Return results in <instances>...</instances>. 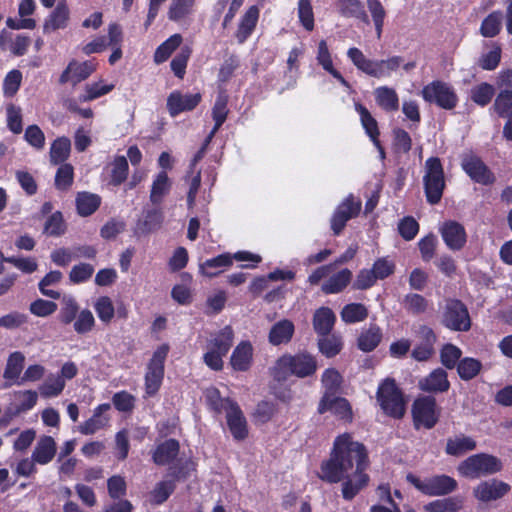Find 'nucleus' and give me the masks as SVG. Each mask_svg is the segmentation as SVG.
<instances>
[{"mask_svg":"<svg viewBox=\"0 0 512 512\" xmlns=\"http://www.w3.org/2000/svg\"><path fill=\"white\" fill-rule=\"evenodd\" d=\"M233 264V257L229 253H223L216 257L205 260L200 265V270L203 275L213 278L219 275L224 268L230 267Z\"/></svg>","mask_w":512,"mask_h":512,"instance_id":"a19ab883","label":"nucleus"},{"mask_svg":"<svg viewBox=\"0 0 512 512\" xmlns=\"http://www.w3.org/2000/svg\"><path fill=\"white\" fill-rule=\"evenodd\" d=\"M423 99L444 110H453L459 101L454 88L441 80H434L422 89Z\"/></svg>","mask_w":512,"mask_h":512,"instance_id":"9d476101","label":"nucleus"},{"mask_svg":"<svg viewBox=\"0 0 512 512\" xmlns=\"http://www.w3.org/2000/svg\"><path fill=\"white\" fill-rule=\"evenodd\" d=\"M423 185L426 201L430 205L438 204L446 187L444 168L439 157H429L426 160Z\"/></svg>","mask_w":512,"mask_h":512,"instance_id":"423d86ee","label":"nucleus"},{"mask_svg":"<svg viewBox=\"0 0 512 512\" xmlns=\"http://www.w3.org/2000/svg\"><path fill=\"white\" fill-rule=\"evenodd\" d=\"M176 484L172 480H164L157 483L151 491V502L154 505H161L174 493Z\"/></svg>","mask_w":512,"mask_h":512,"instance_id":"680f3d73","label":"nucleus"},{"mask_svg":"<svg viewBox=\"0 0 512 512\" xmlns=\"http://www.w3.org/2000/svg\"><path fill=\"white\" fill-rule=\"evenodd\" d=\"M510 489L511 487L508 483L492 479L482 481L474 487L473 495L481 502H490L502 498L510 491Z\"/></svg>","mask_w":512,"mask_h":512,"instance_id":"a211bd4d","label":"nucleus"},{"mask_svg":"<svg viewBox=\"0 0 512 512\" xmlns=\"http://www.w3.org/2000/svg\"><path fill=\"white\" fill-rule=\"evenodd\" d=\"M317 346L322 355L326 358H333L342 351L343 339L340 334L336 333L320 335L317 340Z\"/></svg>","mask_w":512,"mask_h":512,"instance_id":"79ce46f5","label":"nucleus"},{"mask_svg":"<svg viewBox=\"0 0 512 512\" xmlns=\"http://www.w3.org/2000/svg\"><path fill=\"white\" fill-rule=\"evenodd\" d=\"M71 142L67 137H59L53 141L50 148V159L54 164H61L70 155Z\"/></svg>","mask_w":512,"mask_h":512,"instance_id":"4d7b16f0","label":"nucleus"},{"mask_svg":"<svg viewBox=\"0 0 512 512\" xmlns=\"http://www.w3.org/2000/svg\"><path fill=\"white\" fill-rule=\"evenodd\" d=\"M377 105L385 112H396L399 109V97L395 89L380 86L374 92Z\"/></svg>","mask_w":512,"mask_h":512,"instance_id":"e433bc0d","label":"nucleus"},{"mask_svg":"<svg viewBox=\"0 0 512 512\" xmlns=\"http://www.w3.org/2000/svg\"><path fill=\"white\" fill-rule=\"evenodd\" d=\"M362 203L353 194H349L335 209L331 220V230L338 236L344 230L347 222L359 215Z\"/></svg>","mask_w":512,"mask_h":512,"instance_id":"ddd939ff","label":"nucleus"},{"mask_svg":"<svg viewBox=\"0 0 512 512\" xmlns=\"http://www.w3.org/2000/svg\"><path fill=\"white\" fill-rule=\"evenodd\" d=\"M180 452V443L177 439L169 438L158 444L152 451V460L157 466L172 464Z\"/></svg>","mask_w":512,"mask_h":512,"instance_id":"5701e85b","label":"nucleus"},{"mask_svg":"<svg viewBox=\"0 0 512 512\" xmlns=\"http://www.w3.org/2000/svg\"><path fill=\"white\" fill-rule=\"evenodd\" d=\"M495 96V88L488 82H481L470 90V99L480 107H486Z\"/></svg>","mask_w":512,"mask_h":512,"instance_id":"3c124183","label":"nucleus"},{"mask_svg":"<svg viewBox=\"0 0 512 512\" xmlns=\"http://www.w3.org/2000/svg\"><path fill=\"white\" fill-rule=\"evenodd\" d=\"M439 232L445 245L451 251H460L467 243L465 227L455 220L445 221L439 228Z\"/></svg>","mask_w":512,"mask_h":512,"instance_id":"2eb2a0df","label":"nucleus"},{"mask_svg":"<svg viewBox=\"0 0 512 512\" xmlns=\"http://www.w3.org/2000/svg\"><path fill=\"white\" fill-rule=\"evenodd\" d=\"M172 181L166 171L158 172L152 181L149 200L154 206H160L170 193Z\"/></svg>","mask_w":512,"mask_h":512,"instance_id":"cd10ccee","label":"nucleus"},{"mask_svg":"<svg viewBox=\"0 0 512 512\" xmlns=\"http://www.w3.org/2000/svg\"><path fill=\"white\" fill-rule=\"evenodd\" d=\"M331 411L342 420L352 419V408L349 401L344 397L323 395L319 401L317 412L324 414Z\"/></svg>","mask_w":512,"mask_h":512,"instance_id":"aec40b11","label":"nucleus"},{"mask_svg":"<svg viewBox=\"0 0 512 512\" xmlns=\"http://www.w3.org/2000/svg\"><path fill=\"white\" fill-rule=\"evenodd\" d=\"M476 446L477 443L472 437L460 434L447 439L445 453L449 456L459 457L473 451Z\"/></svg>","mask_w":512,"mask_h":512,"instance_id":"c9c22d12","label":"nucleus"},{"mask_svg":"<svg viewBox=\"0 0 512 512\" xmlns=\"http://www.w3.org/2000/svg\"><path fill=\"white\" fill-rule=\"evenodd\" d=\"M483 368L482 362L473 357H464L456 367L459 378L463 381H470L476 378Z\"/></svg>","mask_w":512,"mask_h":512,"instance_id":"8fccbe9b","label":"nucleus"},{"mask_svg":"<svg viewBox=\"0 0 512 512\" xmlns=\"http://www.w3.org/2000/svg\"><path fill=\"white\" fill-rule=\"evenodd\" d=\"M368 309L362 303L346 304L341 310V319L347 324L364 321L368 317Z\"/></svg>","mask_w":512,"mask_h":512,"instance_id":"603ef678","label":"nucleus"},{"mask_svg":"<svg viewBox=\"0 0 512 512\" xmlns=\"http://www.w3.org/2000/svg\"><path fill=\"white\" fill-rule=\"evenodd\" d=\"M200 93H182L180 90L172 91L166 100V108L171 117L181 113L193 111L201 102Z\"/></svg>","mask_w":512,"mask_h":512,"instance_id":"4468645a","label":"nucleus"},{"mask_svg":"<svg viewBox=\"0 0 512 512\" xmlns=\"http://www.w3.org/2000/svg\"><path fill=\"white\" fill-rule=\"evenodd\" d=\"M461 357L462 350L452 343H446L440 349V362L446 369L456 368L462 359Z\"/></svg>","mask_w":512,"mask_h":512,"instance_id":"5fc2aeb1","label":"nucleus"},{"mask_svg":"<svg viewBox=\"0 0 512 512\" xmlns=\"http://www.w3.org/2000/svg\"><path fill=\"white\" fill-rule=\"evenodd\" d=\"M25 356L20 351L12 352L7 359V363L3 372V378L5 379L2 388L7 389L12 385H18L20 381L21 373L24 369Z\"/></svg>","mask_w":512,"mask_h":512,"instance_id":"b1692460","label":"nucleus"},{"mask_svg":"<svg viewBox=\"0 0 512 512\" xmlns=\"http://www.w3.org/2000/svg\"><path fill=\"white\" fill-rule=\"evenodd\" d=\"M62 277V273L58 270L48 272L38 283V288L41 294L51 299L58 300L61 296L60 292L47 289V287L59 283Z\"/></svg>","mask_w":512,"mask_h":512,"instance_id":"bf43d9fd","label":"nucleus"},{"mask_svg":"<svg viewBox=\"0 0 512 512\" xmlns=\"http://www.w3.org/2000/svg\"><path fill=\"white\" fill-rule=\"evenodd\" d=\"M233 340L234 331L230 325H226L208 340L207 346L226 356L233 345Z\"/></svg>","mask_w":512,"mask_h":512,"instance_id":"ea45409f","label":"nucleus"},{"mask_svg":"<svg viewBox=\"0 0 512 512\" xmlns=\"http://www.w3.org/2000/svg\"><path fill=\"white\" fill-rule=\"evenodd\" d=\"M406 480L418 491L427 496L449 495L458 488L457 481L453 477L445 474L421 479L413 473H408Z\"/></svg>","mask_w":512,"mask_h":512,"instance_id":"6e6552de","label":"nucleus"},{"mask_svg":"<svg viewBox=\"0 0 512 512\" xmlns=\"http://www.w3.org/2000/svg\"><path fill=\"white\" fill-rule=\"evenodd\" d=\"M502 11L496 10L489 13L480 26V34L485 38L496 37L502 29Z\"/></svg>","mask_w":512,"mask_h":512,"instance_id":"09e8293b","label":"nucleus"},{"mask_svg":"<svg viewBox=\"0 0 512 512\" xmlns=\"http://www.w3.org/2000/svg\"><path fill=\"white\" fill-rule=\"evenodd\" d=\"M69 20V9L66 3L59 2L49 17L45 20L43 30L45 33L63 29Z\"/></svg>","mask_w":512,"mask_h":512,"instance_id":"58836bf2","label":"nucleus"},{"mask_svg":"<svg viewBox=\"0 0 512 512\" xmlns=\"http://www.w3.org/2000/svg\"><path fill=\"white\" fill-rule=\"evenodd\" d=\"M227 404V426L234 440L243 441L248 437L247 420L235 400H227Z\"/></svg>","mask_w":512,"mask_h":512,"instance_id":"dca6fc26","label":"nucleus"},{"mask_svg":"<svg viewBox=\"0 0 512 512\" xmlns=\"http://www.w3.org/2000/svg\"><path fill=\"white\" fill-rule=\"evenodd\" d=\"M183 37L179 33L171 35L162 42L155 50L153 61L155 64H162L167 61L171 55L181 46Z\"/></svg>","mask_w":512,"mask_h":512,"instance_id":"37998d69","label":"nucleus"},{"mask_svg":"<svg viewBox=\"0 0 512 512\" xmlns=\"http://www.w3.org/2000/svg\"><path fill=\"white\" fill-rule=\"evenodd\" d=\"M169 350L170 347L167 343L161 344L153 352L152 357L147 363L144 387L145 394L148 397L155 396L162 386L165 375V361Z\"/></svg>","mask_w":512,"mask_h":512,"instance_id":"0eeeda50","label":"nucleus"},{"mask_svg":"<svg viewBox=\"0 0 512 512\" xmlns=\"http://www.w3.org/2000/svg\"><path fill=\"white\" fill-rule=\"evenodd\" d=\"M383 334L381 328L377 324H370L363 330L357 338V347L363 352L374 351L382 340Z\"/></svg>","mask_w":512,"mask_h":512,"instance_id":"f704fd0d","label":"nucleus"},{"mask_svg":"<svg viewBox=\"0 0 512 512\" xmlns=\"http://www.w3.org/2000/svg\"><path fill=\"white\" fill-rule=\"evenodd\" d=\"M376 398L387 416L395 419H401L404 416L406 411L404 394L394 378H386L380 383Z\"/></svg>","mask_w":512,"mask_h":512,"instance_id":"20e7f679","label":"nucleus"},{"mask_svg":"<svg viewBox=\"0 0 512 512\" xmlns=\"http://www.w3.org/2000/svg\"><path fill=\"white\" fill-rule=\"evenodd\" d=\"M355 110L360 116L361 125L371 141L380 137V130L377 120L372 116L370 111L360 102L355 103Z\"/></svg>","mask_w":512,"mask_h":512,"instance_id":"49530a36","label":"nucleus"},{"mask_svg":"<svg viewBox=\"0 0 512 512\" xmlns=\"http://www.w3.org/2000/svg\"><path fill=\"white\" fill-rule=\"evenodd\" d=\"M347 56L359 71L377 79L390 77L391 73L397 71L403 62L401 56H392L385 60H371L366 58L357 47L349 48Z\"/></svg>","mask_w":512,"mask_h":512,"instance_id":"7ed1b4c3","label":"nucleus"},{"mask_svg":"<svg viewBox=\"0 0 512 512\" xmlns=\"http://www.w3.org/2000/svg\"><path fill=\"white\" fill-rule=\"evenodd\" d=\"M412 419L416 429H432L439 421L436 398L432 395L420 396L412 404Z\"/></svg>","mask_w":512,"mask_h":512,"instance_id":"9b49d317","label":"nucleus"},{"mask_svg":"<svg viewBox=\"0 0 512 512\" xmlns=\"http://www.w3.org/2000/svg\"><path fill=\"white\" fill-rule=\"evenodd\" d=\"M418 336L420 338L411 352V357L418 362L428 361L435 353V343L437 336L434 330L427 326L421 325L418 330Z\"/></svg>","mask_w":512,"mask_h":512,"instance_id":"f3484780","label":"nucleus"},{"mask_svg":"<svg viewBox=\"0 0 512 512\" xmlns=\"http://www.w3.org/2000/svg\"><path fill=\"white\" fill-rule=\"evenodd\" d=\"M369 476L365 471L349 472L342 479V496L345 500L351 501L369 483Z\"/></svg>","mask_w":512,"mask_h":512,"instance_id":"a878e982","label":"nucleus"},{"mask_svg":"<svg viewBox=\"0 0 512 512\" xmlns=\"http://www.w3.org/2000/svg\"><path fill=\"white\" fill-rule=\"evenodd\" d=\"M403 304L405 309L414 315H419L424 313L428 308L427 299L417 293H409L405 295Z\"/></svg>","mask_w":512,"mask_h":512,"instance_id":"774afa93","label":"nucleus"},{"mask_svg":"<svg viewBox=\"0 0 512 512\" xmlns=\"http://www.w3.org/2000/svg\"><path fill=\"white\" fill-rule=\"evenodd\" d=\"M191 54L192 48L189 45H184L170 62V67L174 75L181 80L186 74V68Z\"/></svg>","mask_w":512,"mask_h":512,"instance_id":"6e6d98bb","label":"nucleus"},{"mask_svg":"<svg viewBox=\"0 0 512 512\" xmlns=\"http://www.w3.org/2000/svg\"><path fill=\"white\" fill-rule=\"evenodd\" d=\"M94 309L98 318L105 324L110 323L115 314L113 302L108 296H100L94 304Z\"/></svg>","mask_w":512,"mask_h":512,"instance_id":"69168bd1","label":"nucleus"},{"mask_svg":"<svg viewBox=\"0 0 512 512\" xmlns=\"http://www.w3.org/2000/svg\"><path fill=\"white\" fill-rule=\"evenodd\" d=\"M77 213L82 217L92 215L101 205V197L90 192H78L76 196Z\"/></svg>","mask_w":512,"mask_h":512,"instance_id":"c03bdc74","label":"nucleus"},{"mask_svg":"<svg viewBox=\"0 0 512 512\" xmlns=\"http://www.w3.org/2000/svg\"><path fill=\"white\" fill-rule=\"evenodd\" d=\"M441 324L451 331H469L472 323L465 303L457 298H447L441 312Z\"/></svg>","mask_w":512,"mask_h":512,"instance_id":"1a4fd4ad","label":"nucleus"},{"mask_svg":"<svg viewBox=\"0 0 512 512\" xmlns=\"http://www.w3.org/2000/svg\"><path fill=\"white\" fill-rule=\"evenodd\" d=\"M503 468L501 460L491 454L478 453L467 457L459 463V475L468 479H478L500 472Z\"/></svg>","mask_w":512,"mask_h":512,"instance_id":"39448f33","label":"nucleus"},{"mask_svg":"<svg viewBox=\"0 0 512 512\" xmlns=\"http://www.w3.org/2000/svg\"><path fill=\"white\" fill-rule=\"evenodd\" d=\"M163 212L160 206H155L144 211L142 219L136 223L135 232L137 234H148L158 229L163 222Z\"/></svg>","mask_w":512,"mask_h":512,"instance_id":"473e14b6","label":"nucleus"},{"mask_svg":"<svg viewBox=\"0 0 512 512\" xmlns=\"http://www.w3.org/2000/svg\"><path fill=\"white\" fill-rule=\"evenodd\" d=\"M110 408L111 406L109 403H102L98 405L94 409L93 415L80 425L79 431L83 435H92L98 430L104 428L109 421V417L103 416V413L110 410Z\"/></svg>","mask_w":512,"mask_h":512,"instance_id":"c85d7f7f","label":"nucleus"},{"mask_svg":"<svg viewBox=\"0 0 512 512\" xmlns=\"http://www.w3.org/2000/svg\"><path fill=\"white\" fill-rule=\"evenodd\" d=\"M321 382L325 388L323 395L334 396L342 386L343 377L335 368H327L322 374Z\"/></svg>","mask_w":512,"mask_h":512,"instance_id":"864d4df0","label":"nucleus"},{"mask_svg":"<svg viewBox=\"0 0 512 512\" xmlns=\"http://www.w3.org/2000/svg\"><path fill=\"white\" fill-rule=\"evenodd\" d=\"M421 391L430 394H441L449 391L451 384L444 368H435L418 382Z\"/></svg>","mask_w":512,"mask_h":512,"instance_id":"6ab92c4d","label":"nucleus"},{"mask_svg":"<svg viewBox=\"0 0 512 512\" xmlns=\"http://www.w3.org/2000/svg\"><path fill=\"white\" fill-rule=\"evenodd\" d=\"M253 362V346L250 341H241L232 351L230 365L234 371L246 372Z\"/></svg>","mask_w":512,"mask_h":512,"instance_id":"393cba45","label":"nucleus"},{"mask_svg":"<svg viewBox=\"0 0 512 512\" xmlns=\"http://www.w3.org/2000/svg\"><path fill=\"white\" fill-rule=\"evenodd\" d=\"M66 223L60 211L52 213L45 221L43 233L47 236L60 237L66 232Z\"/></svg>","mask_w":512,"mask_h":512,"instance_id":"13d9d810","label":"nucleus"},{"mask_svg":"<svg viewBox=\"0 0 512 512\" xmlns=\"http://www.w3.org/2000/svg\"><path fill=\"white\" fill-rule=\"evenodd\" d=\"M335 5L340 16L369 24V17L361 0H336Z\"/></svg>","mask_w":512,"mask_h":512,"instance_id":"2f4dec72","label":"nucleus"},{"mask_svg":"<svg viewBox=\"0 0 512 512\" xmlns=\"http://www.w3.org/2000/svg\"><path fill=\"white\" fill-rule=\"evenodd\" d=\"M336 322V315L329 307L322 306L315 310L312 318L313 329L318 336L331 333Z\"/></svg>","mask_w":512,"mask_h":512,"instance_id":"c756f323","label":"nucleus"},{"mask_svg":"<svg viewBox=\"0 0 512 512\" xmlns=\"http://www.w3.org/2000/svg\"><path fill=\"white\" fill-rule=\"evenodd\" d=\"M259 16L260 10L256 5L250 6L241 16L235 32L238 44H244L250 38L256 29Z\"/></svg>","mask_w":512,"mask_h":512,"instance_id":"4be33fe9","label":"nucleus"},{"mask_svg":"<svg viewBox=\"0 0 512 512\" xmlns=\"http://www.w3.org/2000/svg\"><path fill=\"white\" fill-rule=\"evenodd\" d=\"M462 170L477 184L489 186L494 184L496 177L491 169L478 155L474 153L464 154L460 162Z\"/></svg>","mask_w":512,"mask_h":512,"instance_id":"f8f14e48","label":"nucleus"},{"mask_svg":"<svg viewBox=\"0 0 512 512\" xmlns=\"http://www.w3.org/2000/svg\"><path fill=\"white\" fill-rule=\"evenodd\" d=\"M318 64L327 71L333 78H335L342 86L349 88V82L343 77V75L334 68L332 57L325 40H321L318 44V51L316 57Z\"/></svg>","mask_w":512,"mask_h":512,"instance_id":"72a5a7b5","label":"nucleus"},{"mask_svg":"<svg viewBox=\"0 0 512 512\" xmlns=\"http://www.w3.org/2000/svg\"><path fill=\"white\" fill-rule=\"evenodd\" d=\"M317 368L316 357L307 351L294 355L286 353L276 360L270 369V375L276 382L282 383L287 381L290 376L310 377L316 373Z\"/></svg>","mask_w":512,"mask_h":512,"instance_id":"f03ea898","label":"nucleus"},{"mask_svg":"<svg viewBox=\"0 0 512 512\" xmlns=\"http://www.w3.org/2000/svg\"><path fill=\"white\" fill-rule=\"evenodd\" d=\"M294 332L293 322L289 319H282L272 325L268 334L269 343L274 346L287 344L291 341Z\"/></svg>","mask_w":512,"mask_h":512,"instance_id":"7c9ffc66","label":"nucleus"},{"mask_svg":"<svg viewBox=\"0 0 512 512\" xmlns=\"http://www.w3.org/2000/svg\"><path fill=\"white\" fill-rule=\"evenodd\" d=\"M129 174V164L125 156H116L111 163L110 178L108 184L118 187L124 183Z\"/></svg>","mask_w":512,"mask_h":512,"instance_id":"de8ad7c7","label":"nucleus"},{"mask_svg":"<svg viewBox=\"0 0 512 512\" xmlns=\"http://www.w3.org/2000/svg\"><path fill=\"white\" fill-rule=\"evenodd\" d=\"M392 147L395 153H408L412 148V139L409 133L402 128L392 130Z\"/></svg>","mask_w":512,"mask_h":512,"instance_id":"0e129e2a","label":"nucleus"},{"mask_svg":"<svg viewBox=\"0 0 512 512\" xmlns=\"http://www.w3.org/2000/svg\"><path fill=\"white\" fill-rule=\"evenodd\" d=\"M464 506V498L461 495L437 499L425 505L428 512H459Z\"/></svg>","mask_w":512,"mask_h":512,"instance_id":"a18cd8bd","label":"nucleus"},{"mask_svg":"<svg viewBox=\"0 0 512 512\" xmlns=\"http://www.w3.org/2000/svg\"><path fill=\"white\" fill-rule=\"evenodd\" d=\"M195 0H173L168 11V18L178 22L191 13Z\"/></svg>","mask_w":512,"mask_h":512,"instance_id":"338daca9","label":"nucleus"},{"mask_svg":"<svg viewBox=\"0 0 512 512\" xmlns=\"http://www.w3.org/2000/svg\"><path fill=\"white\" fill-rule=\"evenodd\" d=\"M352 272L348 268H344L333 274L322 284L321 290L324 294H337L342 292L351 282Z\"/></svg>","mask_w":512,"mask_h":512,"instance_id":"4c0bfd02","label":"nucleus"},{"mask_svg":"<svg viewBox=\"0 0 512 512\" xmlns=\"http://www.w3.org/2000/svg\"><path fill=\"white\" fill-rule=\"evenodd\" d=\"M22 78V72L18 69H12L6 74L2 85L5 98H12L17 94L21 87Z\"/></svg>","mask_w":512,"mask_h":512,"instance_id":"052dcab7","label":"nucleus"},{"mask_svg":"<svg viewBox=\"0 0 512 512\" xmlns=\"http://www.w3.org/2000/svg\"><path fill=\"white\" fill-rule=\"evenodd\" d=\"M369 466V456L365 445L354 441L350 433L338 435L330 456L320 466L318 477L327 483H339L347 473L366 471Z\"/></svg>","mask_w":512,"mask_h":512,"instance_id":"f257e3e1","label":"nucleus"},{"mask_svg":"<svg viewBox=\"0 0 512 512\" xmlns=\"http://www.w3.org/2000/svg\"><path fill=\"white\" fill-rule=\"evenodd\" d=\"M57 446L52 436L43 435L37 441L31 459L36 464L46 465L50 463L55 457Z\"/></svg>","mask_w":512,"mask_h":512,"instance_id":"bb28decb","label":"nucleus"},{"mask_svg":"<svg viewBox=\"0 0 512 512\" xmlns=\"http://www.w3.org/2000/svg\"><path fill=\"white\" fill-rule=\"evenodd\" d=\"M491 110L499 118H505L512 114V94L507 91H499L494 99Z\"/></svg>","mask_w":512,"mask_h":512,"instance_id":"e2e57ef3","label":"nucleus"},{"mask_svg":"<svg viewBox=\"0 0 512 512\" xmlns=\"http://www.w3.org/2000/svg\"><path fill=\"white\" fill-rule=\"evenodd\" d=\"M96 70V64L91 60L77 62L72 60L59 77L60 84L72 82L74 85L86 80Z\"/></svg>","mask_w":512,"mask_h":512,"instance_id":"412c9836","label":"nucleus"}]
</instances>
